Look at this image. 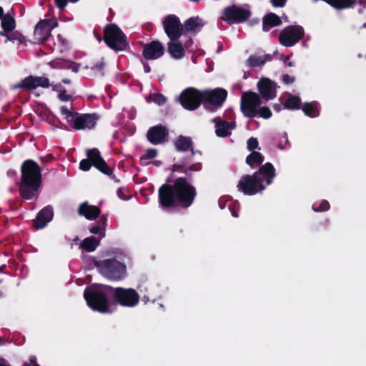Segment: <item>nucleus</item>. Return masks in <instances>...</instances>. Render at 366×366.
Listing matches in <instances>:
<instances>
[{
    "mask_svg": "<svg viewBox=\"0 0 366 366\" xmlns=\"http://www.w3.org/2000/svg\"><path fill=\"white\" fill-rule=\"evenodd\" d=\"M195 195L194 188L183 178L176 179L172 186L162 185L159 191L160 202L166 207L172 205L175 200L182 206L189 207Z\"/></svg>",
    "mask_w": 366,
    "mask_h": 366,
    "instance_id": "1",
    "label": "nucleus"
},
{
    "mask_svg": "<svg viewBox=\"0 0 366 366\" xmlns=\"http://www.w3.org/2000/svg\"><path fill=\"white\" fill-rule=\"evenodd\" d=\"M263 176L267 181V184L271 183L272 179L274 177L275 172L272 164L267 163L262 166L258 172L254 173L252 176L246 175L243 177L239 182L237 187L244 194L253 195L264 189L262 179L259 175Z\"/></svg>",
    "mask_w": 366,
    "mask_h": 366,
    "instance_id": "2",
    "label": "nucleus"
},
{
    "mask_svg": "<svg viewBox=\"0 0 366 366\" xmlns=\"http://www.w3.org/2000/svg\"><path fill=\"white\" fill-rule=\"evenodd\" d=\"M108 287L102 286L97 288L92 287L84 291V296L88 305L93 310L102 313L111 312L113 310L112 305L109 304L106 298Z\"/></svg>",
    "mask_w": 366,
    "mask_h": 366,
    "instance_id": "3",
    "label": "nucleus"
},
{
    "mask_svg": "<svg viewBox=\"0 0 366 366\" xmlns=\"http://www.w3.org/2000/svg\"><path fill=\"white\" fill-rule=\"evenodd\" d=\"M104 41L112 49L121 51L127 47L126 37L116 25H108L104 29Z\"/></svg>",
    "mask_w": 366,
    "mask_h": 366,
    "instance_id": "4",
    "label": "nucleus"
},
{
    "mask_svg": "<svg viewBox=\"0 0 366 366\" xmlns=\"http://www.w3.org/2000/svg\"><path fill=\"white\" fill-rule=\"evenodd\" d=\"M99 270L110 279L119 280L125 274V267L116 259H106L95 263Z\"/></svg>",
    "mask_w": 366,
    "mask_h": 366,
    "instance_id": "5",
    "label": "nucleus"
},
{
    "mask_svg": "<svg viewBox=\"0 0 366 366\" xmlns=\"http://www.w3.org/2000/svg\"><path fill=\"white\" fill-rule=\"evenodd\" d=\"M261 104L259 96L253 92H244L241 97L240 108L245 117L257 116V108Z\"/></svg>",
    "mask_w": 366,
    "mask_h": 366,
    "instance_id": "6",
    "label": "nucleus"
},
{
    "mask_svg": "<svg viewBox=\"0 0 366 366\" xmlns=\"http://www.w3.org/2000/svg\"><path fill=\"white\" fill-rule=\"evenodd\" d=\"M227 92L222 89L202 92V102L206 109L214 110L220 107L227 97Z\"/></svg>",
    "mask_w": 366,
    "mask_h": 366,
    "instance_id": "7",
    "label": "nucleus"
},
{
    "mask_svg": "<svg viewBox=\"0 0 366 366\" xmlns=\"http://www.w3.org/2000/svg\"><path fill=\"white\" fill-rule=\"evenodd\" d=\"M87 157L89 161L87 159H83L79 164V168L81 170H89L91 167V164L89 162H91L93 165L102 172L107 174H109L111 173V169L107 167L104 159L100 157L99 152L97 149H93L89 150L87 152Z\"/></svg>",
    "mask_w": 366,
    "mask_h": 366,
    "instance_id": "8",
    "label": "nucleus"
},
{
    "mask_svg": "<svg viewBox=\"0 0 366 366\" xmlns=\"http://www.w3.org/2000/svg\"><path fill=\"white\" fill-rule=\"evenodd\" d=\"M21 182L26 184L40 185L41 170L38 164L32 160H26L21 166Z\"/></svg>",
    "mask_w": 366,
    "mask_h": 366,
    "instance_id": "9",
    "label": "nucleus"
},
{
    "mask_svg": "<svg viewBox=\"0 0 366 366\" xmlns=\"http://www.w3.org/2000/svg\"><path fill=\"white\" fill-rule=\"evenodd\" d=\"M202 99V92L193 88H188L182 92L179 102L184 108L194 110L200 105Z\"/></svg>",
    "mask_w": 366,
    "mask_h": 366,
    "instance_id": "10",
    "label": "nucleus"
},
{
    "mask_svg": "<svg viewBox=\"0 0 366 366\" xmlns=\"http://www.w3.org/2000/svg\"><path fill=\"white\" fill-rule=\"evenodd\" d=\"M304 31L301 26H290L285 28L280 34V41L285 46H292L303 36Z\"/></svg>",
    "mask_w": 366,
    "mask_h": 366,
    "instance_id": "11",
    "label": "nucleus"
},
{
    "mask_svg": "<svg viewBox=\"0 0 366 366\" xmlns=\"http://www.w3.org/2000/svg\"><path fill=\"white\" fill-rule=\"evenodd\" d=\"M58 25L56 20H41L36 26L34 31V42L41 43L50 36L52 29Z\"/></svg>",
    "mask_w": 366,
    "mask_h": 366,
    "instance_id": "12",
    "label": "nucleus"
},
{
    "mask_svg": "<svg viewBox=\"0 0 366 366\" xmlns=\"http://www.w3.org/2000/svg\"><path fill=\"white\" fill-rule=\"evenodd\" d=\"M249 16L248 9L232 6L224 9L222 19L230 23H238L246 20Z\"/></svg>",
    "mask_w": 366,
    "mask_h": 366,
    "instance_id": "13",
    "label": "nucleus"
},
{
    "mask_svg": "<svg viewBox=\"0 0 366 366\" xmlns=\"http://www.w3.org/2000/svg\"><path fill=\"white\" fill-rule=\"evenodd\" d=\"M164 29L170 39H177L182 34V26L178 17L167 16L163 21Z\"/></svg>",
    "mask_w": 366,
    "mask_h": 366,
    "instance_id": "14",
    "label": "nucleus"
},
{
    "mask_svg": "<svg viewBox=\"0 0 366 366\" xmlns=\"http://www.w3.org/2000/svg\"><path fill=\"white\" fill-rule=\"evenodd\" d=\"M115 297L122 305L127 307H133L139 302V295L133 289L117 288Z\"/></svg>",
    "mask_w": 366,
    "mask_h": 366,
    "instance_id": "15",
    "label": "nucleus"
},
{
    "mask_svg": "<svg viewBox=\"0 0 366 366\" xmlns=\"http://www.w3.org/2000/svg\"><path fill=\"white\" fill-rule=\"evenodd\" d=\"M49 79L45 77L28 76L20 83L13 86V89L23 88L28 91L33 90L37 87H48Z\"/></svg>",
    "mask_w": 366,
    "mask_h": 366,
    "instance_id": "16",
    "label": "nucleus"
},
{
    "mask_svg": "<svg viewBox=\"0 0 366 366\" xmlns=\"http://www.w3.org/2000/svg\"><path fill=\"white\" fill-rule=\"evenodd\" d=\"M257 88L261 96L267 100L276 97V84L268 78H262L257 83Z\"/></svg>",
    "mask_w": 366,
    "mask_h": 366,
    "instance_id": "17",
    "label": "nucleus"
},
{
    "mask_svg": "<svg viewBox=\"0 0 366 366\" xmlns=\"http://www.w3.org/2000/svg\"><path fill=\"white\" fill-rule=\"evenodd\" d=\"M164 54V47L158 41H153L151 44L145 46L144 49V56L148 59H155Z\"/></svg>",
    "mask_w": 366,
    "mask_h": 366,
    "instance_id": "18",
    "label": "nucleus"
},
{
    "mask_svg": "<svg viewBox=\"0 0 366 366\" xmlns=\"http://www.w3.org/2000/svg\"><path fill=\"white\" fill-rule=\"evenodd\" d=\"M97 117L92 114L77 115L74 128L76 129H92L96 124Z\"/></svg>",
    "mask_w": 366,
    "mask_h": 366,
    "instance_id": "19",
    "label": "nucleus"
},
{
    "mask_svg": "<svg viewBox=\"0 0 366 366\" xmlns=\"http://www.w3.org/2000/svg\"><path fill=\"white\" fill-rule=\"evenodd\" d=\"M53 211L49 207L41 209L34 220V226L38 229L44 227L53 218Z\"/></svg>",
    "mask_w": 366,
    "mask_h": 366,
    "instance_id": "20",
    "label": "nucleus"
},
{
    "mask_svg": "<svg viewBox=\"0 0 366 366\" xmlns=\"http://www.w3.org/2000/svg\"><path fill=\"white\" fill-rule=\"evenodd\" d=\"M167 131L162 126H156L148 131V140L154 144H159L167 136Z\"/></svg>",
    "mask_w": 366,
    "mask_h": 366,
    "instance_id": "21",
    "label": "nucleus"
},
{
    "mask_svg": "<svg viewBox=\"0 0 366 366\" xmlns=\"http://www.w3.org/2000/svg\"><path fill=\"white\" fill-rule=\"evenodd\" d=\"M104 236L105 233L102 232L97 238L94 237H86L81 242L80 248L87 252H92L99 245L101 240Z\"/></svg>",
    "mask_w": 366,
    "mask_h": 366,
    "instance_id": "22",
    "label": "nucleus"
},
{
    "mask_svg": "<svg viewBox=\"0 0 366 366\" xmlns=\"http://www.w3.org/2000/svg\"><path fill=\"white\" fill-rule=\"evenodd\" d=\"M169 54L176 59H182L185 54L184 48L177 41V39H171L168 44Z\"/></svg>",
    "mask_w": 366,
    "mask_h": 366,
    "instance_id": "23",
    "label": "nucleus"
},
{
    "mask_svg": "<svg viewBox=\"0 0 366 366\" xmlns=\"http://www.w3.org/2000/svg\"><path fill=\"white\" fill-rule=\"evenodd\" d=\"M79 213L88 219H94L99 216L100 210L97 207L89 205L85 202L79 206Z\"/></svg>",
    "mask_w": 366,
    "mask_h": 366,
    "instance_id": "24",
    "label": "nucleus"
},
{
    "mask_svg": "<svg viewBox=\"0 0 366 366\" xmlns=\"http://www.w3.org/2000/svg\"><path fill=\"white\" fill-rule=\"evenodd\" d=\"M216 122V134L218 137H224L231 134V131L235 127L234 122L227 123L221 122L219 119H214Z\"/></svg>",
    "mask_w": 366,
    "mask_h": 366,
    "instance_id": "25",
    "label": "nucleus"
},
{
    "mask_svg": "<svg viewBox=\"0 0 366 366\" xmlns=\"http://www.w3.org/2000/svg\"><path fill=\"white\" fill-rule=\"evenodd\" d=\"M205 21L199 16H192L188 19L184 24V28L188 31L199 30L204 24Z\"/></svg>",
    "mask_w": 366,
    "mask_h": 366,
    "instance_id": "26",
    "label": "nucleus"
},
{
    "mask_svg": "<svg viewBox=\"0 0 366 366\" xmlns=\"http://www.w3.org/2000/svg\"><path fill=\"white\" fill-rule=\"evenodd\" d=\"M39 185L34 184H26V182H22L20 184V192L22 197L26 199H31L35 192L37 191Z\"/></svg>",
    "mask_w": 366,
    "mask_h": 366,
    "instance_id": "27",
    "label": "nucleus"
},
{
    "mask_svg": "<svg viewBox=\"0 0 366 366\" xmlns=\"http://www.w3.org/2000/svg\"><path fill=\"white\" fill-rule=\"evenodd\" d=\"M15 20L14 19L9 15L6 14L1 19V27L3 31L0 32L1 36H7V33L10 32L15 28Z\"/></svg>",
    "mask_w": 366,
    "mask_h": 366,
    "instance_id": "28",
    "label": "nucleus"
},
{
    "mask_svg": "<svg viewBox=\"0 0 366 366\" xmlns=\"http://www.w3.org/2000/svg\"><path fill=\"white\" fill-rule=\"evenodd\" d=\"M281 19L277 15L274 14H268L263 20V29L268 31L272 27L281 24Z\"/></svg>",
    "mask_w": 366,
    "mask_h": 366,
    "instance_id": "29",
    "label": "nucleus"
},
{
    "mask_svg": "<svg viewBox=\"0 0 366 366\" xmlns=\"http://www.w3.org/2000/svg\"><path fill=\"white\" fill-rule=\"evenodd\" d=\"M270 59L266 56H251L248 60L247 64L249 66H262L267 61H269Z\"/></svg>",
    "mask_w": 366,
    "mask_h": 366,
    "instance_id": "30",
    "label": "nucleus"
},
{
    "mask_svg": "<svg viewBox=\"0 0 366 366\" xmlns=\"http://www.w3.org/2000/svg\"><path fill=\"white\" fill-rule=\"evenodd\" d=\"M264 160L262 155L256 151H253L246 159V162L253 167L254 164H260Z\"/></svg>",
    "mask_w": 366,
    "mask_h": 366,
    "instance_id": "31",
    "label": "nucleus"
},
{
    "mask_svg": "<svg viewBox=\"0 0 366 366\" xmlns=\"http://www.w3.org/2000/svg\"><path fill=\"white\" fill-rule=\"evenodd\" d=\"M175 147L179 151H185L191 147V140L187 137L180 136L175 142Z\"/></svg>",
    "mask_w": 366,
    "mask_h": 366,
    "instance_id": "32",
    "label": "nucleus"
},
{
    "mask_svg": "<svg viewBox=\"0 0 366 366\" xmlns=\"http://www.w3.org/2000/svg\"><path fill=\"white\" fill-rule=\"evenodd\" d=\"M304 113L311 117H317L319 114L317 106L312 103H305L302 106Z\"/></svg>",
    "mask_w": 366,
    "mask_h": 366,
    "instance_id": "33",
    "label": "nucleus"
},
{
    "mask_svg": "<svg viewBox=\"0 0 366 366\" xmlns=\"http://www.w3.org/2000/svg\"><path fill=\"white\" fill-rule=\"evenodd\" d=\"M61 112L67 122L74 127L78 114L66 107H61Z\"/></svg>",
    "mask_w": 366,
    "mask_h": 366,
    "instance_id": "34",
    "label": "nucleus"
},
{
    "mask_svg": "<svg viewBox=\"0 0 366 366\" xmlns=\"http://www.w3.org/2000/svg\"><path fill=\"white\" fill-rule=\"evenodd\" d=\"M328 2L335 8L345 9L355 4V0H328Z\"/></svg>",
    "mask_w": 366,
    "mask_h": 366,
    "instance_id": "35",
    "label": "nucleus"
},
{
    "mask_svg": "<svg viewBox=\"0 0 366 366\" xmlns=\"http://www.w3.org/2000/svg\"><path fill=\"white\" fill-rule=\"evenodd\" d=\"M300 99L297 97H290L285 102V107L290 109H297L300 108Z\"/></svg>",
    "mask_w": 366,
    "mask_h": 366,
    "instance_id": "36",
    "label": "nucleus"
},
{
    "mask_svg": "<svg viewBox=\"0 0 366 366\" xmlns=\"http://www.w3.org/2000/svg\"><path fill=\"white\" fill-rule=\"evenodd\" d=\"M257 115L264 119H268L272 116V112L268 107H262L257 109Z\"/></svg>",
    "mask_w": 366,
    "mask_h": 366,
    "instance_id": "37",
    "label": "nucleus"
},
{
    "mask_svg": "<svg viewBox=\"0 0 366 366\" xmlns=\"http://www.w3.org/2000/svg\"><path fill=\"white\" fill-rule=\"evenodd\" d=\"M247 149L249 151H253L256 149H259L257 139L255 138L249 139L247 141Z\"/></svg>",
    "mask_w": 366,
    "mask_h": 366,
    "instance_id": "38",
    "label": "nucleus"
},
{
    "mask_svg": "<svg viewBox=\"0 0 366 366\" xmlns=\"http://www.w3.org/2000/svg\"><path fill=\"white\" fill-rule=\"evenodd\" d=\"M152 100L158 105H162L166 102V97L159 94L152 96Z\"/></svg>",
    "mask_w": 366,
    "mask_h": 366,
    "instance_id": "39",
    "label": "nucleus"
},
{
    "mask_svg": "<svg viewBox=\"0 0 366 366\" xmlns=\"http://www.w3.org/2000/svg\"><path fill=\"white\" fill-rule=\"evenodd\" d=\"M157 156V150L154 149H151L147 151L145 155L141 157V160L144 162L148 159H153Z\"/></svg>",
    "mask_w": 366,
    "mask_h": 366,
    "instance_id": "40",
    "label": "nucleus"
},
{
    "mask_svg": "<svg viewBox=\"0 0 366 366\" xmlns=\"http://www.w3.org/2000/svg\"><path fill=\"white\" fill-rule=\"evenodd\" d=\"M7 40L14 43L16 41L18 44H21L24 42V37L21 34H14L11 36H8Z\"/></svg>",
    "mask_w": 366,
    "mask_h": 366,
    "instance_id": "41",
    "label": "nucleus"
},
{
    "mask_svg": "<svg viewBox=\"0 0 366 366\" xmlns=\"http://www.w3.org/2000/svg\"><path fill=\"white\" fill-rule=\"evenodd\" d=\"M329 208H330L329 203L327 201H324L321 203V204L320 205V207L317 209L313 207V209L315 212H323V211H326V210L329 209Z\"/></svg>",
    "mask_w": 366,
    "mask_h": 366,
    "instance_id": "42",
    "label": "nucleus"
},
{
    "mask_svg": "<svg viewBox=\"0 0 366 366\" xmlns=\"http://www.w3.org/2000/svg\"><path fill=\"white\" fill-rule=\"evenodd\" d=\"M56 6L59 9L64 8L67 4V0H54Z\"/></svg>",
    "mask_w": 366,
    "mask_h": 366,
    "instance_id": "43",
    "label": "nucleus"
},
{
    "mask_svg": "<svg viewBox=\"0 0 366 366\" xmlns=\"http://www.w3.org/2000/svg\"><path fill=\"white\" fill-rule=\"evenodd\" d=\"M64 62L61 60H56V61H51L50 63V65L52 68H58V67H61L62 66Z\"/></svg>",
    "mask_w": 366,
    "mask_h": 366,
    "instance_id": "44",
    "label": "nucleus"
},
{
    "mask_svg": "<svg viewBox=\"0 0 366 366\" xmlns=\"http://www.w3.org/2000/svg\"><path fill=\"white\" fill-rule=\"evenodd\" d=\"M271 2L274 6H283L285 0H271Z\"/></svg>",
    "mask_w": 366,
    "mask_h": 366,
    "instance_id": "45",
    "label": "nucleus"
},
{
    "mask_svg": "<svg viewBox=\"0 0 366 366\" xmlns=\"http://www.w3.org/2000/svg\"><path fill=\"white\" fill-rule=\"evenodd\" d=\"M294 81H295L294 77H292V76H289L288 74H285L283 76V81L285 84H290V83H292Z\"/></svg>",
    "mask_w": 366,
    "mask_h": 366,
    "instance_id": "46",
    "label": "nucleus"
},
{
    "mask_svg": "<svg viewBox=\"0 0 366 366\" xmlns=\"http://www.w3.org/2000/svg\"><path fill=\"white\" fill-rule=\"evenodd\" d=\"M59 98L62 101H68L70 98V96L66 94L64 92H61L59 94Z\"/></svg>",
    "mask_w": 366,
    "mask_h": 366,
    "instance_id": "47",
    "label": "nucleus"
},
{
    "mask_svg": "<svg viewBox=\"0 0 366 366\" xmlns=\"http://www.w3.org/2000/svg\"><path fill=\"white\" fill-rule=\"evenodd\" d=\"M104 67L103 62H99L97 65H95L94 67L92 68V70L95 71H101Z\"/></svg>",
    "mask_w": 366,
    "mask_h": 366,
    "instance_id": "48",
    "label": "nucleus"
},
{
    "mask_svg": "<svg viewBox=\"0 0 366 366\" xmlns=\"http://www.w3.org/2000/svg\"><path fill=\"white\" fill-rule=\"evenodd\" d=\"M90 232L93 234H98L99 233V234L102 233V232H104L103 231H101V228L98 226H96V227H93L90 229Z\"/></svg>",
    "mask_w": 366,
    "mask_h": 366,
    "instance_id": "49",
    "label": "nucleus"
},
{
    "mask_svg": "<svg viewBox=\"0 0 366 366\" xmlns=\"http://www.w3.org/2000/svg\"><path fill=\"white\" fill-rule=\"evenodd\" d=\"M200 169H201V166H200V164H197L194 165V166H193L192 167H191L189 169H190V170L199 171Z\"/></svg>",
    "mask_w": 366,
    "mask_h": 366,
    "instance_id": "50",
    "label": "nucleus"
},
{
    "mask_svg": "<svg viewBox=\"0 0 366 366\" xmlns=\"http://www.w3.org/2000/svg\"><path fill=\"white\" fill-rule=\"evenodd\" d=\"M0 366H9L5 360L4 359H0Z\"/></svg>",
    "mask_w": 366,
    "mask_h": 366,
    "instance_id": "51",
    "label": "nucleus"
},
{
    "mask_svg": "<svg viewBox=\"0 0 366 366\" xmlns=\"http://www.w3.org/2000/svg\"><path fill=\"white\" fill-rule=\"evenodd\" d=\"M144 71H145L146 72H147V73H148V72H149V71H150V67L149 66V65H147V64H144Z\"/></svg>",
    "mask_w": 366,
    "mask_h": 366,
    "instance_id": "52",
    "label": "nucleus"
},
{
    "mask_svg": "<svg viewBox=\"0 0 366 366\" xmlns=\"http://www.w3.org/2000/svg\"><path fill=\"white\" fill-rule=\"evenodd\" d=\"M181 167L178 165H174L173 170H178Z\"/></svg>",
    "mask_w": 366,
    "mask_h": 366,
    "instance_id": "53",
    "label": "nucleus"
},
{
    "mask_svg": "<svg viewBox=\"0 0 366 366\" xmlns=\"http://www.w3.org/2000/svg\"><path fill=\"white\" fill-rule=\"evenodd\" d=\"M289 59H290L289 56H286L282 59L284 61H287V60H289Z\"/></svg>",
    "mask_w": 366,
    "mask_h": 366,
    "instance_id": "54",
    "label": "nucleus"
},
{
    "mask_svg": "<svg viewBox=\"0 0 366 366\" xmlns=\"http://www.w3.org/2000/svg\"><path fill=\"white\" fill-rule=\"evenodd\" d=\"M3 14V9L0 6V17L2 16Z\"/></svg>",
    "mask_w": 366,
    "mask_h": 366,
    "instance_id": "55",
    "label": "nucleus"
},
{
    "mask_svg": "<svg viewBox=\"0 0 366 366\" xmlns=\"http://www.w3.org/2000/svg\"><path fill=\"white\" fill-rule=\"evenodd\" d=\"M232 216L234 217H237L238 214L237 213H235L234 212H232Z\"/></svg>",
    "mask_w": 366,
    "mask_h": 366,
    "instance_id": "56",
    "label": "nucleus"
},
{
    "mask_svg": "<svg viewBox=\"0 0 366 366\" xmlns=\"http://www.w3.org/2000/svg\"><path fill=\"white\" fill-rule=\"evenodd\" d=\"M31 362L34 364L36 362V359H31Z\"/></svg>",
    "mask_w": 366,
    "mask_h": 366,
    "instance_id": "57",
    "label": "nucleus"
},
{
    "mask_svg": "<svg viewBox=\"0 0 366 366\" xmlns=\"http://www.w3.org/2000/svg\"><path fill=\"white\" fill-rule=\"evenodd\" d=\"M288 66H293V63H292V62H290V63L288 64Z\"/></svg>",
    "mask_w": 366,
    "mask_h": 366,
    "instance_id": "58",
    "label": "nucleus"
},
{
    "mask_svg": "<svg viewBox=\"0 0 366 366\" xmlns=\"http://www.w3.org/2000/svg\"><path fill=\"white\" fill-rule=\"evenodd\" d=\"M71 2H73V3H75L76 1H78L79 0H69Z\"/></svg>",
    "mask_w": 366,
    "mask_h": 366,
    "instance_id": "59",
    "label": "nucleus"
},
{
    "mask_svg": "<svg viewBox=\"0 0 366 366\" xmlns=\"http://www.w3.org/2000/svg\"><path fill=\"white\" fill-rule=\"evenodd\" d=\"M59 41H63L61 40V37H59ZM62 44H64V42H62Z\"/></svg>",
    "mask_w": 366,
    "mask_h": 366,
    "instance_id": "60",
    "label": "nucleus"
}]
</instances>
